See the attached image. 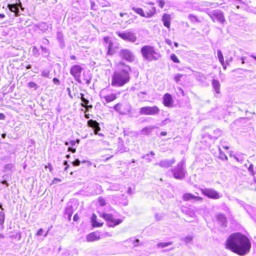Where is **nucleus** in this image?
Segmentation results:
<instances>
[{"label": "nucleus", "instance_id": "obj_1", "mask_svg": "<svg viewBox=\"0 0 256 256\" xmlns=\"http://www.w3.org/2000/svg\"><path fill=\"white\" fill-rule=\"evenodd\" d=\"M226 247L232 252L244 256L247 254L251 248L250 240L240 232L232 234L226 240Z\"/></svg>", "mask_w": 256, "mask_h": 256}, {"label": "nucleus", "instance_id": "obj_2", "mask_svg": "<svg viewBox=\"0 0 256 256\" xmlns=\"http://www.w3.org/2000/svg\"><path fill=\"white\" fill-rule=\"evenodd\" d=\"M130 67L123 64H119L118 70L114 72L112 78V85L120 87L130 81Z\"/></svg>", "mask_w": 256, "mask_h": 256}, {"label": "nucleus", "instance_id": "obj_3", "mask_svg": "<svg viewBox=\"0 0 256 256\" xmlns=\"http://www.w3.org/2000/svg\"><path fill=\"white\" fill-rule=\"evenodd\" d=\"M140 52L143 58L148 62L158 60L161 58V54L156 50L154 47L151 46H144L140 49Z\"/></svg>", "mask_w": 256, "mask_h": 256}, {"label": "nucleus", "instance_id": "obj_4", "mask_svg": "<svg viewBox=\"0 0 256 256\" xmlns=\"http://www.w3.org/2000/svg\"><path fill=\"white\" fill-rule=\"evenodd\" d=\"M169 171L172 172L175 178L178 180L184 179L186 173L184 160H182L178 163L176 166L170 170Z\"/></svg>", "mask_w": 256, "mask_h": 256}, {"label": "nucleus", "instance_id": "obj_5", "mask_svg": "<svg viewBox=\"0 0 256 256\" xmlns=\"http://www.w3.org/2000/svg\"><path fill=\"white\" fill-rule=\"evenodd\" d=\"M116 33L120 38L128 42L134 43L138 40L136 33L130 30L122 32L118 31Z\"/></svg>", "mask_w": 256, "mask_h": 256}, {"label": "nucleus", "instance_id": "obj_6", "mask_svg": "<svg viewBox=\"0 0 256 256\" xmlns=\"http://www.w3.org/2000/svg\"><path fill=\"white\" fill-rule=\"evenodd\" d=\"M113 108L120 115H126L132 111V106L126 102L118 103Z\"/></svg>", "mask_w": 256, "mask_h": 256}, {"label": "nucleus", "instance_id": "obj_7", "mask_svg": "<svg viewBox=\"0 0 256 256\" xmlns=\"http://www.w3.org/2000/svg\"><path fill=\"white\" fill-rule=\"evenodd\" d=\"M100 96L101 98L104 99L106 103H109L116 100L118 94L112 92L108 89L104 88L100 90Z\"/></svg>", "mask_w": 256, "mask_h": 256}, {"label": "nucleus", "instance_id": "obj_8", "mask_svg": "<svg viewBox=\"0 0 256 256\" xmlns=\"http://www.w3.org/2000/svg\"><path fill=\"white\" fill-rule=\"evenodd\" d=\"M207 14L214 22H215L214 19H216L218 22L224 24L226 20L224 14L220 10H214L208 12Z\"/></svg>", "mask_w": 256, "mask_h": 256}, {"label": "nucleus", "instance_id": "obj_9", "mask_svg": "<svg viewBox=\"0 0 256 256\" xmlns=\"http://www.w3.org/2000/svg\"><path fill=\"white\" fill-rule=\"evenodd\" d=\"M160 108L156 106H144L140 108V114L142 115L154 116L159 114Z\"/></svg>", "mask_w": 256, "mask_h": 256}, {"label": "nucleus", "instance_id": "obj_10", "mask_svg": "<svg viewBox=\"0 0 256 256\" xmlns=\"http://www.w3.org/2000/svg\"><path fill=\"white\" fill-rule=\"evenodd\" d=\"M102 216L106 221L108 222V226L114 227L120 224L122 222V220L121 219H114L113 218V216L110 214L104 213Z\"/></svg>", "mask_w": 256, "mask_h": 256}, {"label": "nucleus", "instance_id": "obj_11", "mask_svg": "<svg viewBox=\"0 0 256 256\" xmlns=\"http://www.w3.org/2000/svg\"><path fill=\"white\" fill-rule=\"evenodd\" d=\"M202 192L208 198L212 199H218L222 196V194L212 188H204L202 189Z\"/></svg>", "mask_w": 256, "mask_h": 256}, {"label": "nucleus", "instance_id": "obj_12", "mask_svg": "<svg viewBox=\"0 0 256 256\" xmlns=\"http://www.w3.org/2000/svg\"><path fill=\"white\" fill-rule=\"evenodd\" d=\"M82 70V68L80 66L74 65L71 68L70 70V74L79 83L81 82L80 78Z\"/></svg>", "mask_w": 256, "mask_h": 256}, {"label": "nucleus", "instance_id": "obj_13", "mask_svg": "<svg viewBox=\"0 0 256 256\" xmlns=\"http://www.w3.org/2000/svg\"><path fill=\"white\" fill-rule=\"evenodd\" d=\"M240 204L243 206L246 210V212L251 216L252 219L256 222V210L254 209L252 206L246 204L242 201L240 200L238 202Z\"/></svg>", "mask_w": 256, "mask_h": 256}, {"label": "nucleus", "instance_id": "obj_14", "mask_svg": "<svg viewBox=\"0 0 256 256\" xmlns=\"http://www.w3.org/2000/svg\"><path fill=\"white\" fill-rule=\"evenodd\" d=\"M120 56L125 60L132 62L134 59V56L128 49H122L120 52Z\"/></svg>", "mask_w": 256, "mask_h": 256}, {"label": "nucleus", "instance_id": "obj_15", "mask_svg": "<svg viewBox=\"0 0 256 256\" xmlns=\"http://www.w3.org/2000/svg\"><path fill=\"white\" fill-rule=\"evenodd\" d=\"M176 162V160L174 158L171 160H160L158 163L156 164V165H158L162 168H168L171 166Z\"/></svg>", "mask_w": 256, "mask_h": 256}, {"label": "nucleus", "instance_id": "obj_16", "mask_svg": "<svg viewBox=\"0 0 256 256\" xmlns=\"http://www.w3.org/2000/svg\"><path fill=\"white\" fill-rule=\"evenodd\" d=\"M101 238L100 233L98 232H92L88 234L86 236V240L88 242H92L98 240Z\"/></svg>", "mask_w": 256, "mask_h": 256}, {"label": "nucleus", "instance_id": "obj_17", "mask_svg": "<svg viewBox=\"0 0 256 256\" xmlns=\"http://www.w3.org/2000/svg\"><path fill=\"white\" fill-rule=\"evenodd\" d=\"M104 40L106 44L108 45L106 46L108 48V53L109 54H113L116 52V50L113 48V44L110 39V38L108 36L104 37Z\"/></svg>", "mask_w": 256, "mask_h": 256}, {"label": "nucleus", "instance_id": "obj_18", "mask_svg": "<svg viewBox=\"0 0 256 256\" xmlns=\"http://www.w3.org/2000/svg\"><path fill=\"white\" fill-rule=\"evenodd\" d=\"M174 102L172 96L166 93L163 96V104L168 107L172 106Z\"/></svg>", "mask_w": 256, "mask_h": 256}, {"label": "nucleus", "instance_id": "obj_19", "mask_svg": "<svg viewBox=\"0 0 256 256\" xmlns=\"http://www.w3.org/2000/svg\"><path fill=\"white\" fill-rule=\"evenodd\" d=\"M8 8L12 12L14 13L15 16L17 17L20 16V12L19 9H18V2L14 4H8Z\"/></svg>", "mask_w": 256, "mask_h": 256}, {"label": "nucleus", "instance_id": "obj_20", "mask_svg": "<svg viewBox=\"0 0 256 256\" xmlns=\"http://www.w3.org/2000/svg\"><path fill=\"white\" fill-rule=\"evenodd\" d=\"M171 16L169 14H164L162 17V21L164 22V25L169 28L170 25Z\"/></svg>", "mask_w": 256, "mask_h": 256}, {"label": "nucleus", "instance_id": "obj_21", "mask_svg": "<svg viewBox=\"0 0 256 256\" xmlns=\"http://www.w3.org/2000/svg\"><path fill=\"white\" fill-rule=\"evenodd\" d=\"M183 200L185 201L191 200H196L202 201V198L199 196H194L191 194L187 193L184 194Z\"/></svg>", "mask_w": 256, "mask_h": 256}, {"label": "nucleus", "instance_id": "obj_22", "mask_svg": "<svg viewBox=\"0 0 256 256\" xmlns=\"http://www.w3.org/2000/svg\"><path fill=\"white\" fill-rule=\"evenodd\" d=\"M216 218L218 223L222 226H225L226 222V219L225 216L222 214H218Z\"/></svg>", "mask_w": 256, "mask_h": 256}, {"label": "nucleus", "instance_id": "obj_23", "mask_svg": "<svg viewBox=\"0 0 256 256\" xmlns=\"http://www.w3.org/2000/svg\"><path fill=\"white\" fill-rule=\"evenodd\" d=\"M88 125L90 127L93 128L96 131H98L100 130L98 123L96 120H88Z\"/></svg>", "mask_w": 256, "mask_h": 256}, {"label": "nucleus", "instance_id": "obj_24", "mask_svg": "<svg viewBox=\"0 0 256 256\" xmlns=\"http://www.w3.org/2000/svg\"><path fill=\"white\" fill-rule=\"evenodd\" d=\"M213 88L217 94L220 93V84L218 80H213L212 82Z\"/></svg>", "mask_w": 256, "mask_h": 256}, {"label": "nucleus", "instance_id": "obj_25", "mask_svg": "<svg viewBox=\"0 0 256 256\" xmlns=\"http://www.w3.org/2000/svg\"><path fill=\"white\" fill-rule=\"evenodd\" d=\"M73 214L72 208V206H68L65 209L64 215L68 216V218L69 220H71L72 216Z\"/></svg>", "mask_w": 256, "mask_h": 256}, {"label": "nucleus", "instance_id": "obj_26", "mask_svg": "<svg viewBox=\"0 0 256 256\" xmlns=\"http://www.w3.org/2000/svg\"><path fill=\"white\" fill-rule=\"evenodd\" d=\"M132 9L136 14L140 15L141 16L145 17L146 14L144 12L142 8H136L132 6Z\"/></svg>", "mask_w": 256, "mask_h": 256}, {"label": "nucleus", "instance_id": "obj_27", "mask_svg": "<svg viewBox=\"0 0 256 256\" xmlns=\"http://www.w3.org/2000/svg\"><path fill=\"white\" fill-rule=\"evenodd\" d=\"M156 12V8L154 6H152L149 9L148 12H146V18H151L154 14Z\"/></svg>", "mask_w": 256, "mask_h": 256}, {"label": "nucleus", "instance_id": "obj_28", "mask_svg": "<svg viewBox=\"0 0 256 256\" xmlns=\"http://www.w3.org/2000/svg\"><path fill=\"white\" fill-rule=\"evenodd\" d=\"M14 168V164L12 163H9L4 165V172H11Z\"/></svg>", "mask_w": 256, "mask_h": 256}, {"label": "nucleus", "instance_id": "obj_29", "mask_svg": "<svg viewBox=\"0 0 256 256\" xmlns=\"http://www.w3.org/2000/svg\"><path fill=\"white\" fill-rule=\"evenodd\" d=\"M80 99L82 102V103L81 104V106L83 107H86L87 104H88L89 101L87 99L85 98H84V94L82 93L80 94Z\"/></svg>", "mask_w": 256, "mask_h": 256}, {"label": "nucleus", "instance_id": "obj_30", "mask_svg": "<svg viewBox=\"0 0 256 256\" xmlns=\"http://www.w3.org/2000/svg\"><path fill=\"white\" fill-rule=\"evenodd\" d=\"M217 54H218V60H219L220 63L222 64V66H224V58L222 54V52L220 51V50H217Z\"/></svg>", "mask_w": 256, "mask_h": 256}, {"label": "nucleus", "instance_id": "obj_31", "mask_svg": "<svg viewBox=\"0 0 256 256\" xmlns=\"http://www.w3.org/2000/svg\"><path fill=\"white\" fill-rule=\"evenodd\" d=\"M172 244V242H162L158 243L156 246L158 248H164L168 246L171 245Z\"/></svg>", "mask_w": 256, "mask_h": 256}, {"label": "nucleus", "instance_id": "obj_32", "mask_svg": "<svg viewBox=\"0 0 256 256\" xmlns=\"http://www.w3.org/2000/svg\"><path fill=\"white\" fill-rule=\"evenodd\" d=\"M154 126H147L144 128L142 130V134H148L151 132L152 129H154Z\"/></svg>", "mask_w": 256, "mask_h": 256}, {"label": "nucleus", "instance_id": "obj_33", "mask_svg": "<svg viewBox=\"0 0 256 256\" xmlns=\"http://www.w3.org/2000/svg\"><path fill=\"white\" fill-rule=\"evenodd\" d=\"M96 216L95 214H93L91 218V221L92 222V225L94 227H100L101 224H96Z\"/></svg>", "mask_w": 256, "mask_h": 256}, {"label": "nucleus", "instance_id": "obj_34", "mask_svg": "<svg viewBox=\"0 0 256 256\" xmlns=\"http://www.w3.org/2000/svg\"><path fill=\"white\" fill-rule=\"evenodd\" d=\"M219 158L222 160H228L227 156L222 152L221 148H218Z\"/></svg>", "mask_w": 256, "mask_h": 256}, {"label": "nucleus", "instance_id": "obj_35", "mask_svg": "<svg viewBox=\"0 0 256 256\" xmlns=\"http://www.w3.org/2000/svg\"><path fill=\"white\" fill-rule=\"evenodd\" d=\"M5 218V214L3 211L0 212V226H2L3 227L2 225L4 223Z\"/></svg>", "mask_w": 256, "mask_h": 256}, {"label": "nucleus", "instance_id": "obj_36", "mask_svg": "<svg viewBox=\"0 0 256 256\" xmlns=\"http://www.w3.org/2000/svg\"><path fill=\"white\" fill-rule=\"evenodd\" d=\"M56 38L60 44L63 43V34L61 32H57Z\"/></svg>", "mask_w": 256, "mask_h": 256}, {"label": "nucleus", "instance_id": "obj_37", "mask_svg": "<svg viewBox=\"0 0 256 256\" xmlns=\"http://www.w3.org/2000/svg\"><path fill=\"white\" fill-rule=\"evenodd\" d=\"M128 241L132 244L134 246H138L139 244V240L134 239V238H130Z\"/></svg>", "mask_w": 256, "mask_h": 256}, {"label": "nucleus", "instance_id": "obj_38", "mask_svg": "<svg viewBox=\"0 0 256 256\" xmlns=\"http://www.w3.org/2000/svg\"><path fill=\"white\" fill-rule=\"evenodd\" d=\"M192 236H188L182 238V240L184 242L186 243L189 244L190 243L192 240Z\"/></svg>", "mask_w": 256, "mask_h": 256}, {"label": "nucleus", "instance_id": "obj_39", "mask_svg": "<svg viewBox=\"0 0 256 256\" xmlns=\"http://www.w3.org/2000/svg\"><path fill=\"white\" fill-rule=\"evenodd\" d=\"M40 48L42 50V54H44L46 56H49L50 51L48 48L43 46H40Z\"/></svg>", "mask_w": 256, "mask_h": 256}, {"label": "nucleus", "instance_id": "obj_40", "mask_svg": "<svg viewBox=\"0 0 256 256\" xmlns=\"http://www.w3.org/2000/svg\"><path fill=\"white\" fill-rule=\"evenodd\" d=\"M170 60H172L175 63H180V61L178 58V56L174 54H172L170 55Z\"/></svg>", "mask_w": 256, "mask_h": 256}, {"label": "nucleus", "instance_id": "obj_41", "mask_svg": "<svg viewBox=\"0 0 256 256\" xmlns=\"http://www.w3.org/2000/svg\"><path fill=\"white\" fill-rule=\"evenodd\" d=\"M98 201L99 203V204L100 206H103L106 205V200L102 197V196L98 197Z\"/></svg>", "mask_w": 256, "mask_h": 256}, {"label": "nucleus", "instance_id": "obj_42", "mask_svg": "<svg viewBox=\"0 0 256 256\" xmlns=\"http://www.w3.org/2000/svg\"><path fill=\"white\" fill-rule=\"evenodd\" d=\"M188 18L189 20L192 22H198L197 18L192 14H190L188 16Z\"/></svg>", "mask_w": 256, "mask_h": 256}, {"label": "nucleus", "instance_id": "obj_43", "mask_svg": "<svg viewBox=\"0 0 256 256\" xmlns=\"http://www.w3.org/2000/svg\"><path fill=\"white\" fill-rule=\"evenodd\" d=\"M182 76V74H176L174 76V80L176 83H178L180 78Z\"/></svg>", "mask_w": 256, "mask_h": 256}, {"label": "nucleus", "instance_id": "obj_44", "mask_svg": "<svg viewBox=\"0 0 256 256\" xmlns=\"http://www.w3.org/2000/svg\"><path fill=\"white\" fill-rule=\"evenodd\" d=\"M28 84L29 88H34V90H36L38 87L35 82H28Z\"/></svg>", "mask_w": 256, "mask_h": 256}, {"label": "nucleus", "instance_id": "obj_45", "mask_svg": "<svg viewBox=\"0 0 256 256\" xmlns=\"http://www.w3.org/2000/svg\"><path fill=\"white\" fill-rule=\"evenodd\" d=\"M146 92H140L138 94V97L141 99L142 100H144V95H146Z\"/></svg>", "mask_w": 256, "mask_h": 256}, {"label": "nucleus", "instance_id": "obj_46", "mask_svg": "<svg viewBox=\"0 0 256 256\" xmlns=\"http://www.w3.org/2000/svg\"><path fill=\"white\" fill-rule=\"evenodd\" d=\"M76 142H77L78 143H79L80 140H77L76 142L74 140H70V142H66L64 144L66 146H68L69 144H70L72 146H74L76 144Z\"/></svg>", "mask_w": 256, "mask_h": 256}, {"label": "nucleus", "instance_id": "obj_47", "mask_svg": "<svg viewBox=\"0 0 256 256\" xmlns=\"http://www.w3.org/2000/svg\"><path fill=\"white\" fill-rule=\"evenodd\" d=\"M157 2L158 3V6L160 8H163L165 4V2L164 1V0H157Z\"/></svg>", "mask_w": 256, "mask_h": 256}, {"label": "nucleus", "instance_id": "obj_48", "mask_svg": "<svg viewBox=\"0 0 256 256\" xmlns=\"http://www.w3.org/2000/svg\"><path fill=\"white\" fill-rule=\"evenodd\" d=\"M32 52L34 56H37L38 54V50L34 46L32 48Z\"/></svg>", "mask_w": 256, "mask_h": 256}, {"label": "nucleus", "instance_id": "obj_49", "mask_svg": "<svg viewBox=\"0 0 256 256\" xmlns=\"http://www.w3.org/2000/svg\"><path fill=\"white\" fill-rule=\"evenodd\" d=\"M126 151V148L122 146V148L118 147V148L117 152L122 153Z\"/></svg>", "mask_w": 256, "mask_h": 256}, {"label": "nucleus", "instance_id": "obj_50", "mask_svg": "<svg viewBox=\"0 0 256 256\" xmlns=\"http://www.w3.org/2000/svg\"><path fill=\"white\" fill-rule=\"evenodd\" d=\"M214 132L216 134V136H215V137L216 138H218V137L220 136L222 133L220 130L218 129L215 130L214 131Z\"/></svg>", "mask_w": 256, "mask_h": 256}, {"label": "nucleus", "instance_id": "obj_51", "mask_svg": "<svg viewBox=\"0 0 256 256\" xmlns=\"http://www.w3.org/2000/svg\"><path fill=\"white\" fill-rule=\"evenodd\" d=\"M49 75V72L47 70H44L42 72V76L44 77H48Z\"/></svg>", "mask_w": 256, "mask_h": 256}, {"label": "nucleus", "instance_id": "obj_52", "mask_svg": "<svg viewBox=\"0 0 256 256\" xmlns=\"http://www.w3.org/2000/svg\"><path fill=\"white\" fill-rule=\"evenodd\" d=\"M80 161L78 159L72 162V164L74 166H78L80 164Z\"/></svg>", "mask_w": 256, "mask_h": 256}, {"label": "nucleus", "instance_id": "obj_53", "mask_svg": "<svg viewBox=\"0 0 256 256\" xmlns=\"http://www.w3.org/2000/svg\"><path fill=\"white\" fill-rule=\"evenodd\" d=\"M44 230L42 228H40L36 233V236H40L43 234Z\"/></svg>", "mask_w": 256, "mask_h": 256}, {"label": "nucleus", "instance_id": "obj_54", "mask_svg": "<svg viewBox=\"0 0 256 256\" xmlns=\"http://www.w3.org/2000/svg\"><path fill=\"white\" fill-rule=\"evenodd\" d=\"M52 81L57 86L59 85L60 81L57 78H54L52 80Z\"/></svg>", "mask_w": 256, "mask_h": 256}, {"label": "nucleus", "instance_id": "obj_55", "mask_svg": "<svg viewBox=\"0 0 256 256\" xmlns=\"http://www.w3.org/2000/svg\"><path fill=\"white\" fill-rule=\"evenodd\" d=\"M42 44L48 45L49 44V40L47 38H43L42 40Z\"/></svg>", "mask_w": 256, "mask_h": 256}, {"label": "nucleus", "instance_id": "obj_56", "mask_svg": "<svg viewBox=\"0 0 256 256\" xmlns=\"http://www.w3.org/2000/svg\"><path fill=\"white\" fill-rule=\"evenodd\" d=\"M61 181V180L58 178H54L52 181V184H56L57 182H60Z\"/></svg>", "mask_w": 256, "mask_h": 256}, {"label": "nucleus", "instance_id": "obj_57", "mask_svg": "<svg viewBox=\"0 0 256 256\" xmlns=\"http://www.w3.org/2000/svg\"><path fill=\"white\" fill-rule=\"evenodd\" d=\"M18 9H19V8H20L22 10H24V8L22 6V3L20 0H18Z\"/></svg>", "mask_w": 256, "mask_h": 256}, {"label": "nucleus", "instance_id": "obj_58", "mask_svg": "<svg viewBox=\"0 0 256 256\" xmlns=\"http://www.w3.org/2000/svg\"><path fill=\"white\" fill-rule=\"evenodd\" d=\"M166 42L170 46H171L172 45V42L170 39H166Z\"/></svg>", "mask_w": 256, "mask_h": 256}, {"label": "nucleus", "instance_id": "obj_59", "mask_svg": "<svg viewBox=\"0 0 256 256\" xmlns=\"http://www.w3.org/2000/svg\"><path fill=\"white\" fill-rule=\"evenodd\" d=\"M68 151L72 152V153H74L76 151V150L75 148H70V147H69L68 148Z\"/></svg>", "mask_w": 256, "mask_h": 256}, {"label": "nucleus", "instance_id": "obj_60", "mask_svg": "<svg viewBox=\"0 0 256 256\" xmlns=\"http://www.w3.org/2000/svg\"><path fill=\"white\" fill-rule=\"evenodd\" d=\"M79 217L78 216V215L76 214L74 215V217H73V220L74 221H77Z\"/></svg>", "mask_w": 256, "mask_h": 256}, {"label": "nucleus", "instance_id": "obj_61", "mask_svg": "<svg viewBox=\"0 0 256 256\" xmlns=\"http://www.w3.org/2000/svg\"><path fill=\"white\" fill-rule=\"evenodd\" d=\"M5 118V116L2 113H0V120H4Z\"/></svg>", "mask_w": 256, "mask_h": 256}, {"label": "nucleus", "instance_id": "obj_62", "mask_svg": "<svg viewBox=\"0 0 256 256\" xmlns=\"http://www.w3.org/2000/svg\"><path fill=\"white\" fill-rule=\"evenodd\" d=\"M178 90L180 92L182 93V96H184V92L183 91L182 89L181 88H178Z\"/></svg>", "mask_w": 256, "mask_h": 256}, {"label": "nucleus", "instance_id": "obj_63", "mask_svg": "<svg viewBox=\"0 0 256 256\" xmlns=\"http://www.w3.org/2000/svg\"><path fill=\"white\" fill-rule=\"evenodd\" d=\"M2 184H6V185L7 186H8V182H7L6 180H3L2 182Z\"/></svg>", "mask_w": 256, "mask_h": 256}, {"label": "nucleus", "instance_id": "obj_64", "mask_svg": "<svg viewBox=\"0 0 256 256\" xmlns=\"http://www.w3.org/2000/svg\"><path fill=\"white\" fill-rule=\"evenodd\" d=\"M160 135L162 136H165L166 135V132H160Z\"/></svg>", "mask_w": 256, "mask_h": 256}]
</instances>
